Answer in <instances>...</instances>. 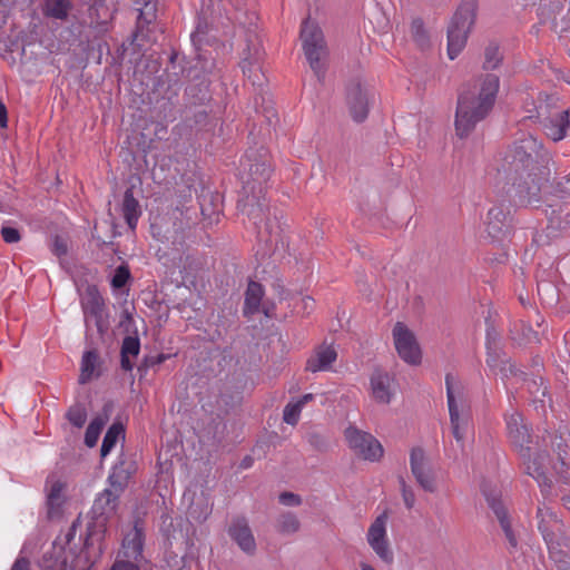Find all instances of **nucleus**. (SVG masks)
<instances>
[{"mask_svg": "<svg viewBox=\"0 0 570 570\" xmlns=\"http://www.w3.org/2000/svg\"><path fill=\"white\" fill-rule=\"evenodd\" d=\"M550 156L542 144L528 134L514 142L505 157L504 171L510 197L520 205H537L550 176Z\"/></svg>", "mask_w": 570, "mask_h": 570, "instance_id": "nucleus-1", "label": "nucleus"}, {"mask_svg": "<svg viewBox=\"0 0 570 570\" xmlns=\"http://www.w3.org/2000/svg\"><path fill=\"white\" fill-rule=\"evenodd\" d=\"M474 90L459 96L455 112V130L461 138L466 137L478 122L492 110L500 87V79L494 73H485L478 80Z\"/></svg>", "mask_w": 570, "mask_h": 570, "instance_id": "nucleus-2", "label": "nucleus"}, {"mask_svg": "<svg viewBox=\"0 0 570 570\" xmlns=\"http://www.w3.org/2000/svg\"><path fill=\"white\" fill-rule=\"evenodd\" d=\"M238 208L254 225L257 238L261 242H264L267 246H272L274 242L277 244L281 226L276 215H274L273 219L269 217L266 190L262 193L244 191L243 198L238 202Z\"/></svg>", "mask_w": 570, "mask_h": 570, "instance_id": "nucleus-3", "label": "nucleus"}, {"mask_svg": "<svg viewBox=\"0 0 570 570\" xmlns=\"http://www.w3.org/2000/svg\"><path fill=\"white\" fill-rule=\"evenodd\" d=\"M238 208L254 225L257 238L261 242H264L267 246H272L274 242L277 244L281 226L276 215H274L273 219L269 217L266 190L262 193L244 191L243 198L238 202Z\"/></svg>", "mask_w": 570, "mask_h": 570, "instance_id": "nucleus-4", "label": "nucleus"}, {"mask_svg": "<svg viewBox=\"0 0 570 570\" xmlns=\"http://www.w3.org/2000/svg\"><path fill=\"white\" fill-rule=\"evenodd\" d=\"M272 175L269 153L263 146L249 148L240 158L239 178L243 191L266 190Z\"/></svg>", "mask_w": 570, "mask_h": 570, "instance_id": "nucleus-5", "label": "nucleus"}, {"mask_svg": "<svg viewBox=\"0 0 570 570\" xmlns=\"http://www.w3.org/2000/svg\"><path fill=\"white\" fill-rule=\"evenodd\" d=\"M557 97H547L544 101H540L534 109L529 110L528 118H535L540 124L543 132L552 141L562 140L570 125L569 111L557 105Z\"/></svg>", "mask_w": 570, "mask_h": 570, "instance_id": "nucleus-6", "label": "nucleus"}, {"mask_svg": "<svg viewBox=\"0 0 570 570\" xmlns=\"http://www.w3.org/2000/svg\"><path fill=\"white\" fill-rule=\"evenodd\" d=\"M478 0H462L448 27V56L455 59L466 45L468 35L474 24Z\"/></svg>", "mask_w": 570, "mask_h": 570, "instance_id": "nucleus-7", "label": "nucleus"}, {"mask_svg": "<svg viewBox=\"0 0 570 570\" xmlns=\"http://www.w3.org/2000/svg\"><path fill=\"white\" fill-rule=\"evenodd\" d=\"M119 498L120 495L106 489L97 495L91 508L92 521L87 527L86 548L102 541L107 531V522L116 514Z\"/></svg>", "mask_w": 570, "mask_h": 570, "instance_id": "nucleus-8", "label": "nucleus"}, {"mask_svg": "<svg viewBox=\"0 0 570 570\" xmlns=\"http://www.w3.org/2000/svg\"><path fill=\"white\" fill-rule=\"evenodd\" d=\"M301 39L309 67L317 79L322 81L326 71L327 47L321 28L314 22L305 20L301 30Z\"/></svg>", "mask_w": 570, "mask_h": 570, "instance_id": "nucleus-9", "label": "nucleus"}, {"mask_svg": "<svg viewBox=\"0 0 570 570\" xmlns=\"http://www.w3.org/2000/svg\"><path fill=\"white\" fill-rule=\"evenodd\" d=\"M538 530L542 534L547 547L560 543L570 549V537L567 527L557 513L544 502L537 510Z\"/></svg>", "mask_w": 570, "mask_h": 570, "instance_id": "nucleus-10", "label": "nucleus"}, {"mask_svg": "<svg viewBox=\"0 0 570 570\" xmlns=\"http://www.w3.org/2000/svg\"><path fill=\"white\" fill-rule=\"evenodd\" d=\"M263 55L259 37L249 31L246 38V48L243 49L242 53L240 68L253 86H262L264 82V73L261 67Z\"/></svg>", "mask_w": 570, "mask_h": 570, "instance_id": "nucleus-11", "label": "nucleus"}, {"mask_svg": "<svg viewBox=\"0 0 570 570\" xmlns=\"http://www.w3.org/2000/svg\"><path fill=\"white\" fill-rule=\"evenodd\" d=\"M345 439L348 446L362 459L379 461L384 453L383 446L372 434L361 431L355 426L345 430Z\"/></svg>", "mask_w": 570, "mask_h": 570, "instance_id": "nucleus-12", "label": "nucleus"}, {"mask_svg": "<svg viewBox=\"0 0 570 570\" xmlns=\"http://www.w3.org/2000/svg\"><path fill=\"white\" fill-rule=\"evenodd\" d=\"M523 464L525 465L527 473L532 476L541 489L544 498L551 494L552 481L547 476V466L550 458L547 451L532 452L531 448L527 446V454L519 453Z\"/></svg>", "mask_w": 570, "mask_h": 570, "instance_id": "nucleus-13", "label": "nucleus"}, {"mask_svg": "<svg viewBox=\"0 0 570 570\" xmlns=\"http://www.w3.org/2000/svg\"><path fill=\"white\" fill-rule=\"evenodd\" d=\"M392 335L399 356L410 365H419L422 352L414 333L404 323L397 322Z\"/></svg>", "mask_w": 570, "mask_h": 570, "instance_id": "nucleus-14", "label": "nucleus"}, {"mask_svg": "<svg viewBox=\"0 0 570 570\" xmlns=\"http://www.w3.org/2000/svg\"><path fill=\"white\" fill-rule=\"evenodd\" d=\"M80 305L87 331L91 327H96L97 332L102 334L106 330V325L102 320L104 299L95 285L87 286L83 295L81 296Z\"/></svg>", "mask_w": 570, "mask_h": 570, "instance_id": "nucleus-15", "label": "nucleus"}, {"mask_svg": "<svg viewBox=\"0 0 570 570\" xmlns=\"http://www.w3.org/2000/svg\"><path fill=\"white\" fill-rule=\"evenodd\" d=\"M386 523L387 514L385 512L376 517L367 530L366 540L375 554L384 563L391 564L394 560V554L387 540Z\"/></svg>", "mask_w": 570, "mask_h": 570, "instance_id": "nucleus-16", "label": "nucleus"}, {"mask_svg": "<svg viewBox=\"0 0 570 570\" xmlns=\"http://www.w3.org/2000/svg\"><path fill=\"white\" fill-rule=\"evenodd\" d=\"M410 468L415 481L424 491L435 492V475L423 448L414 446L411 449Z\"/></svg>", "mask_w": 570, "mask_h": 570, "instance_id": "nucleus-17", "label": "nucleus"}, {"mask_svg": "<svg viewBox=\"0 0 570 570\" xmlns=\"http://www.w3.org/2000/svg\"><path fill=\"white\" fill-rule=\"evenodd\" d=\"M455 377L453 374L448 373L445 375V386H446V399H448V407L450 414V422L452 428V434L458 443L463 445L464 433L469 424V420L466 416H462L459 411L458 403L454 397V385Z\"/></svg>", "mask_w": 570, "mask_h": 570, "instance_id": "nucleus-18", "label": "nucleus"}, {"mask_svg": "<svg viewBox=\"0 0 570 570\" xmlns=\"http://www.w3.org/2000/svg\"><path fill=\"white\" fill-rule=\"evenodd\" d=\"M227 533L244 553L248 556L255 554L257 549L256 540L245 517L233 518Z\"/></svg>", "mask_w": 570, "mask_h": 570, "instance_id": "nucleus-19", "label": "nucleus"}, {"mask_svg": "<svg viewBox=\"0 0 570 570\" xmlns=\"http://www.w3.org/2000/svg\"><path fill=\"white\" fill-rule=\"evenodd\" d=\"M145 533L142 522L139 520L135 521L132 529L126 533L122 540V548L120 554L124 557L122 560H130L137 564L144 560Z\"/></svg>", "mask_w": 570, "mask_h": 570, "instance_id": "nucleus-20", "label": "nucleus"}, {"mask_svg": "<svg viewBox=\"0 0 570 570\" xmlns=\"http://www.w3.org/2000/svg\"><path fill=\"white\" fill-rule=\"evenodd\" d=\"M508 435L519 453L527 454V446L530 443V432L523 417L517 411L505 416Z\"/></svg>", "mask_w": 570, "mask_h": 570, "instance_id": "nucleus-21", "label": "nucleus"}, {"mask_svg": "<svg viewBox=\"0 0 570 570\" xmlns=\"http://www.w3.org/2000/svg\"><path fill=\"white\" fill-rule=\"evenodd\" d=\"M373 399L381 404H390L394 393V379L385 372L376 371L370 379Z\"/></svg>", "mask_w": 570, "mask_h": 570, "instance_id": "nucleus-22", "label": "nucleus"}, {"mask_svg": "<svg viewBox=\"0 0 570 570\" xmlns=\"http://www.w3.org/2000/svg\"><path fill=\"white\" fill-rule=\"evenodd\" d=\"M347 105L352 118L356 122H362L368 114V94L362 88L361 83H351L347 87Z\"/></svg>", "mask_w": 570, "mask_h": 570, "instance_id": "nucleus-23", "label": "nucleus"}, {"mask_svg": "<svg viewBox=\"0 0 570 570\" xmlns=\"http://www.w3.org/2000/svg\"><path fill=\"white\" fill-rule=\"evenodd\" d=\"M510 223L509 212L503 205L491 207L487 215V233L493 239H499L508 229Z\"/></svg>", "mask_w": 570, "mask_h": 570, "instance_id": "nucleus-24", "label": "nucleus"}, {"mask_svg": "<svg viewBox=\"0 0 570 570\" xmlns=\"http://www.w3.org/2000/svg\"><path fill=\"white\" fill-rule=\"evenodd\" d=\"M79 24L83 27H89L97 31V33H104L108 29V14L107 9L104 8V4L95 1L88 8V17H77Z\"/></svg>", "mask_w": 570, "mask_h": 570, "instance_id": "nucleus-25", "label": "nucleus"}, {"mask_svg": "<svg viewBox=\"0 0 570 570\" xmlns=\"http://www.w3.org/2000/svg\"><path fill=\"white\" fill-rule=\"evenodd\" d=\"M485 499L490 509L498 518L504 535L510 544V548L515 549L518 547V540L512 531L505 507L503 505L502 501L494 494L485 493Z\"/></svg>", "mask_w": 570, "mask_h": 570, "instance_id": "nucleus-26", "label": "nucleus"}, {"mask_svg": "<svg viewBox=\"0 0 570 570\" xmlns=\"http://www.w3.org/2000/svg\"><path fill=\"white\" fill-rule=\"evenodd\" d=\"M337 357L336 351L332 346L322 345L306 362V370L309 372L327 371Z\"/></svg>", "mask_w": 570, "mask_h": 570, "instance_id": "nucleus-27", "label": "nucleus"}, {"mask_svg": "<svg viewBox=\"0 0 570 570\" xmlns=\"http://www.w3.org/2000/svg\"><path fill=\"white\" fill-rule=\"evenodd\" d=\"M72 8L71 0H43L41 12L48 19L66 21Z\"/></svg>", "mask_w": 570, "mask_h": 570, "instance_id": "nucleus-28", "label": "nucleus"}, {"mask_svg": "<svg viewBox=\"0 0 570 570\" xmlns=\"http://www.w3.org/2000/svg\"><path fill=\"white\" fill-rule=\"evenodd\" d=\"M547 202L549 207L570 204V173L554 184Z\"/></svg>", "mask_w": 570, "mask_h": 570, "instance_id": "nucleus-29", "label": "nucleus"}, {"mask_svg": "<svg viewBox=\"0 0 570 570\" xmlns=\"http://www.w3.org/2000/svg\"><path fill=\"white\" fill-rule=\"evenodd\" d=\"M264 296L263 286L257 283L250 281L247 285V289L245 292V302H244V315L249 316L257 312H259L261 302Z\"/></svg>", "mask_w": 570, "mask_h": 570, "instance_id": "nucleus-30", "label": "nucleus"}, {"mask_svg": "<svg viewBox=\"0 0 570 570\" xmlns=\"http://www.w3.org/2000/svg\"><path fill=\"white\" fill-rule=\"evenodd\" d=\"M140 352V341L138 336L128 335L122 340L120 350V365L126 372L134 368V363L130 361V356L136 357Z\"/></svg>", "mask_w": 570, "mask_h": 570, "instance_id": "nucleus-31", "label": "nucleus"}, {"mask_svg": "<svg viewBox=\"0 0 570 570\" xmlns=\"http://www.w3.org/2000/svg\"><path fill=\"white\" fill-rule=\"evenodd\" d=\"M122 215L127 225L134 229L140 216V209L138 200L134 197V193L130 188H128L124 195Z\"/></svg>", "mask_w": 570, "mask_h": 570, "instance_id": "nucleus-32", "label": "nucleus"}, {"mask_svg": "<svg viewBox=\"0 0 570 570\" xmlns=\"http://www.w3.org/2000/svg\"><path fill=\"white\" fill-rule=\"evenodd\" d=\"M528 393L530 394L533 403H540L544 407V397L548 394V386L543 379L535 375L531 379H523Z\"/></svg>", "mask_w": 570, "mask_h": 570, "instance_id": "nucleus-33", "label": "nucleus"}, {"mask_svg": "<svg viewBox=\"0 0 570 570\" xmlns=\"http://www.w3.org/2000/svg\"><path fill=\"white\" fill-rule=\"evenodd\" d=\"M99 356L96 351H86L81 358L79 383L86 384L95 376Z\"/></svg>", "mask_w": 570, "mask_h": 570, "instance_id": "nucleus-34", "label": "nucleus"}, {"mask_svg": "<svg viewBox=\"0 0 570 570\" xmlns=\"http://www.w3.org/2000/svg\"><path fill=\"white\" fill-rule=\"evenodd\" d=\"M299 528L301 522L294 512H283L275 520L276 531L284 535L296 533Z\"/></svg>", "mask_w": 570, "mask_h": 570, "instance_id": "nucleus-35", "label": "nucleus"}, {"mask_svg": "<svg viewBox=\"0 0 570 570\" xmlns=\"http://www.w3.org/2000/svg\"><path fill=\"white\" fill-rule=\"evenodd\" d=\"M124 434V428L120 423H114L106 432L102 444L100 448V454L102 458L107 456L114 446L116 445L120 435Z\"/></svg>", "mask_w": 570, "mask_h": 570, "instance_id": "nucleus-36", "label": "nucleus"}, {"mask_svg": "<svg viewBox=\"0 0 570 570\" xmlns=\"http://www.w3.org/2000/svg\"><path fill=\"white\" fill-rule=\"evenodd\" d=\"M503 56L500 51V47L495 42H490L484 50L483 69L493 70L498 68L502 62Z\"/></svg>", "mask_w": 570, "mask_h": 570, "instance_id": "nucleus-37", "label": "nucleus"}, {"mask_svg": "<svg viewBox=\"0 0 570 570\" xmlns=\"http://www.w3.org/2000/svg\"><path fill=\"white\" fill-rule=\"evenodd\" d=\"M104 425L105 420L100 416L92 419V421L89 423L85 433V444L88 448H92L97 444L98 438L101 433Z\"/></svg>", "mask_w": 570, "mask_h": 570, "instance_id": "nucleus-38", "label": "nucleus"}, {"mask_svg": "<svg viewBox=\"0 0 570 570\" xmlns=\"http://www.w3.org/2000/svg\"><path fill=\"white\" fill-rule=\"evenodd\" d=\"M81 560V556L77 557L70 564L67 562V558L63 561H59L57 559H46L43 558L40 567L41 570H78V563Z\"/></svg>", "mask_w": 570, "mask_h": 570, "instance_id": "nucleus-39", "label": "nucleus"}, {"mask_svg": "<svg viewBox=\"0 0 570 570\" xmlns=\"http://www.w3.org/2000/svg\"><path fill=\"white\" fill-rule=\"evenodd\" d=\"M411 35L415 43L421 49H425L429 46V36L424 29V23L422 19H413L411 23Z\"/></svg>", "mask_w": 570, "mask_h": 570, "instance_id": "nucleus-40", "label": "nucleus"}, {"mask_svg": "<svg viewBox=\"0 0 570 570\" xmlns=\"http://www.w3.org/2000/svg\"><path fill=\"white\" fill-rule=\"evenodd\" d=\"M66 417L73 426L80 429L87 421V411L83 405L75 404L68 410Z\"/></svg>", "mask_w": 570, "mask_h": 570, "instance_id": "nucleus-41", "label": "nucleus"}, {"mask_svg": "<svg viewBox=\"0 0 570 570\" xmlns=\"http://www.w3.org/2000/svg\"><path fill=\"white\" fill-rule=\"evenodd\" d=\"M63 484L59 481L55 482L47 495V504L49 507L50 512L56 508H59L63 501Z\"/></svg>", "mask_w": 570, "mask_h": 570, "instance_id": "nucleus-42", "label": "nucleus"}, {"mask_svg": "<svg viewBox=\"0 0 570 570\" xmlns=\"http://www.w3.org/2000/svg\"><path fill=\"white\" fill-rule=\"evenodd\" d=\"M108 488L106 490H109L114 493H117L118 495H121L127 488L128 480H126L125 476H120L119 474L110 472L107 479Z\"/></svg>", "mask_w": 570, "mask_h": 570, "instance_id": "nucleus-43", "label": "nucleus"}, {"mask_svg": "<svg viewBox=\"0 0 570 570\" xmlns=\"http://www.w3.org/2000/svg\"><path fill=\"white\" fill-rule=\"evenodd\" d=\"M302 406L297 402L288 403L283 411V420L287 424L295 425L299 420Z\"/></svg>", "mask_w": 570, "mask_h": 570, "instance_id": "nucleus-44", "label": "nucleus"}, {"mask_svg": "<svg viewBox=\"0 0 570 570\" xmlns=\"http://www.w3.org/2000/svg\"><path fill=\"white\" fill-rule=\"evenodd\" d=\"M135 464L132 461H128L120 456L117 463L112 466L111 472L125 476L129 481L131 474L135 472Z\"/></svg>", "mask_w": 570, "mask_h": 570, "instance_id": "nucleus-45", "label": "nucleus"}, {"mask_svg": "<svg viewBox=\"0 0 570 570\" xmlns=\"http://www.w3.org/2000/svg\"><path fill=\"white\" fill-rule=\"evenodd\" d=\"M305 439L306 442L317 451H325L328 448L326 438L316 431L308 432Z\"/></svg>", "mask_w": 570, "mask_h": 570, "instance_id": "nucleus-46", "label": "nucleus"}, {"mask_svg": "<svg viewBox=\"0 0 570 570\" xmlns=\"http://www.w3.org/2000/svg\"><path fill=\"white\" fill-rule=\"evenodd\" d=\"M399 483L405 507L407 509H412L415 504V494L413 489L406 484L402 476L399 479Z\"/></svg>", "mask_w": 570, "mask_h": 570, "instance_id": "nucleus-47", "label": "nucleus"}, {"mask_svg": "<svg viewBox=\"0 0 570 570\" xmlns=\"http://www.w3.org/2000/svg\"><path fill=\"white\" fill-rule=\"evenodd\" d=\"M130 277V273L127 267L119 266L116 268L115 274L111 278V286L114 288H121L126 285Z\"/></svg>", "mask_w": 570, "mask_h": 570, "instance_id": "nucleus-48", "label": "nucleus"}, {"mask_svg": "<svg viewBox=\"0 0 570 570\" xmlns=\"http://www.w3.org/2000/svg\"><path fill=\"white\" fill-rule=\"evenodd\" d=\"M538 292L540 296H543V293L547 294L548 299L546 301L548 304L552 305L558 299V291L550 283H543L538 286Z\"/></svg>", "mask_w": 570, "mask_h": 570, "instance_id": "nucleus-49", "label": "nucleus"}, {"mask_svg": "<svg viewBox=\"0 0 570 570\" xmlns=\"http://www.w3.org/2000/svg\"><path fill=\"white\" fill-rule=\"evenodd\" d=\"M1 236L8 244L18 243L21 239L20 232L14 227L2 226Z\"/></svg>", "mask_w": 570, "mask_h": 570, "instance_id": "nucleus-50", "label": "nucleus"}, {"mask_svg": "<svg viewBox=\"0 0 570 570\" xmlns=\"http://www.w3.org/2000/svg\"><path fill=\"white\" fill-rule=\"evenodd\" d=\"M278 501L281 504L286 507H298L302 503V499L298 494L293 492H283L278 497Z\"/></svg>", "mask_w": 570, "mask_h": 570, "instance_id": "nucleus-51", "label": "nucleus"}, {"mask_svg": "<svg viewBox=\"0 0 570 570\" xmlns=\"http://www.w3.org/2000/svg\"><path fill=\"white\" fill-rule=\"evenodd\" d=\"M51 250L58 257L65 256L68 252L66 240L62 237L56 236L52 242Z\"/></svg>", "mask_w": 570, "mask_h": 570, "instance_id": "nucleus-52", "label": "nucleus"}, {"mask_svg": "<svg viewBox=\"0 0 570 570\" xmlns=\"http://www.w3.org/2000/svg\"><path fill=\"white\" fill-rule=\"evenodd\" d=\"M500 373L502 374V380L507 379L509 375L517 376L522 374L514 364L511 363L510 360L501 361Z\"/></svg>", "mask_w": 570, "mask_h": 570, "instance_id": "nucleus-53", "label": "nucleus"}, {"mask_svg": "<svg viewBox=\"0 0 570 570\" xmlns=\"http://www.w3.org/2000/svg\"><path fill=\"white\" fill-rule=\"evenodd\" d=\"M110 570H140V567L130 560L117 559Z\"/></svg>", "mask_w": 570, "mask_h": 570, "instance_id": "nucleus-54", "label": "nucleus"}, {"mask_svg": "<svg viewBox=\"0 0 570 570\" xmlns=\"http://www.w3.org/2000/svg\"><path fill=\"white\" fill-rule=\"evenodd\" d=\"M206 33V26H203L200 22L197 24L196 30L191 32L190 40L194 46L200 45L203 41V37Z\"/></svg>", "mask_w": 570, "mask_h": 570, "instance_id": "nucleus-55", "label": "nucleus"}, {"mask_svg": "<svg viewBox=\"0 0 570 570\" xmlns=\"http://www.w3.org/2000/svg\"><path fill=\"white\" fill-rule=\"evenodd\" d=\"M10 570H30V561L26 557H18Z\"/></svg>", "mask_w": 570, "mask_h": 570, "instance_id": "nucleus-56", "label": "nucleus"}, {"mask_svg": "<svg viewBox=\"0 0 570 570\" xmlns=\"http://www.w3.org/2000/svg\"><path fill=\"white\" fill-rule=\"evenodd\" d=\"M77 528H78V523L75 521V522H72V524L69 527L68 531L66 532L63 540L67 546H70V543L75 539V537L77 534Z\"/></svg>", "mask_w": 570, "mask_h": 570, "instance_id": "nucleus-57", "label": "nucleus"}, {"mask_svg": "<svg viewBox=\"0 0 570 570\" xmlns=\"http://www.w3.org/2000/svg\"><path fill=\"white\" fill-rule=\"evenodd\" d=\"M8 126L7 108L2 101H0V127L6 128Z\"/></svg>", "mask_w": 570, "mask_h": 570, "instance_id": "nucleus-58", "label": "nucleus"}, {"mask_svg": "<svg viewBox=\"0 0 570 570\" xmlns=\"http://www.w3.org/2000/svg\"><path fill=\"white\" fill-rule=\"evenodd\" d=\"M253 463H254V459L252 456L247 455L240 461L239 468L243 470H246V469L252 468Z\"/></svg>", "mask_w": 570, "mask_h": 570, "instance_id": "nucleus-59", "label": "nucleus"}, {"mask_svg": "<svg viewBox=\"0 0 570 570\" xmlns=\"http://www.w3.org/2000/svg\"><path fill=\"white\" fill-rule=\"evenodd\" d=\"M302 303H303L304 309H306V311L313 309V307H314V299L309 296L303 297Z\"/></svg>", "mask_w": 570, "mask_h": 570, "instance_id": "nucleus-60", "label": "nucleus"}, {"mask_svg": "<svg viewBox=\"0 0 570 570\" xmlns=\"http://www.w3.org/2000/svg\"><path fill=\"white\" fill-rule=\"evenodd\" d=\"M561 39L564 41V46L567 47V50L570 56V28L564 30L563 35L561 36Z\"/></svg>", "mask_w": 570, "mask_h": 570, "instance_id": "nucleus-61", "label": "nucleus"}, {"mask_svg": "<svg viewBox=\"0 0 570 570\" xmlns=\"http://www.w3.org/2000/svg\"><path fill=\"white\" fill-rule=\"evenodd\" d=\"M314 399V395L311 394V393H307L305 395H303L302 397H299L296 402L302 406L304 407V405L308 402H311L312 400Z\"/></svg>", "mask_w": 570, "mask_h": 570, "instance_id": "nucleus-62", "label": "nucleus"}, {"mask_svg": "<svg viewBox=\"0 0 570 570\" xmlns=\"http://www.w3.org/2000/svg\"><path fill=\"white\" fill-rule=\"evenodd\" d=\"M562 501L564 507L570 510V494L562 497Z\"/></svg>", "mask_w": 570, "mask_h": 570, "instance_id": "nucleus-63", "label": "nucleus"}, {"mask_svg": "<svg viewBox=\"0 0 570 570\" xmlns=\"http://www.w3.org/2000/svg\"><path fill=\"white\" fill-rule=\"evenodd\" d=\"M360 567H361L362 570H375L371 564L365 563V562H362L360 564Z\"/></svg>", "mask_w": 570, "mask_h": 570, "instance_id": "nucleus-64", "label": "nucleus"}]
</instances>
